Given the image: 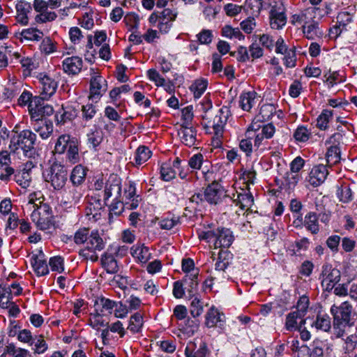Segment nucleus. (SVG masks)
Returning a JSON list of instances; mask_svg holds the SVG:
<instances>
[{
	"label": "nucleus",
	"instance_id": "f257e3e1",
	"mask_svg": "<svg viewBox=\"0 0 357 357\" xmlns=\"http://www.w3.org/2000/svg\"><path fill=\"white\" fill-rule=\"evenodd\" d=\"M231 115L229 107L223 106L220 109L202 114V124L208 133L213 134L217 140H219L223 135L225 126Z\"/></svg>",
	"mask_w": 357,
	"mask_h": 357
},
{
	"label": "nucleus",
	"instance_id": "f03ea898",
	"mask_svg": "<svg viewBox=\"0 0 357 357\" xmlns=\"http://www.w3.org/2000/svg\"><path fill=\"white\" fill-rule=\"evenodd\" d=\"M331 312L333 316V331L337 337H342L346 328L351 324L352 305L347 301L343 302L340 306L333 305L331 308Z\"/></svg>",
	"mask_w": 357,
	"mask_h": 357
},
{
	"label": "nucleus",
	"instance_id": "7ed1b4c3",
	"mask_svg": "<svg viewBox=\"0 0 357 357\" xmlns=\"http://www.w3.org/2000/svg\"><path fill=\"white\" fill-rule=\"evenodd\" d=\"M15 132L16 135L11 137L9 149L14 153H18V151L21 149L26 155L34 148L36 135L30 130H24L20 132Z\"/></svg>",
	"mask_w": 357,
	"mask_h": 357
},
{
	"label": "nucleus",
	"instance_id": "20e7f679",
	"mask_svg": "<svg viewBox=\"0 0 357 357\" xmlns=\"http://www.w3.org/2000/svg\"><path fill=\"white\" fill-rule=\"evenodd\" d=\"M28 206L34 208L31 215L32 221L36 227L40 230H47L50 229L53 225V215L51 208L47 204H42L37 206L32 199H31Z\"/></svg>",
	"mask_w": 357,
	"mask_h": 357
},
{
	"label": "nucleus",
	"instance_id": "39448f33",
	"mask_svg": "<svg viewBox=\"0 0 357 357\" xmlns=\"http://www.w3.org/2000/svg\"><path fill=\"white\" fill-rule=\"evenodd\" d=\"M68 178L67 168L59 162H54L45 174V181L50 183L56 190L63 188L68 181Z\"/></svg>",
	"mask_w": 357,
	"mask_h": 357
},
{
	"label": "nucleus",
	"instance_id": "423d86ee",
	"mask_svg": "<svg viewBox=\"0 0 357 357\" xmlns=\"http://www.w3.org/2000/svg\"><path fill=\"white\" fill-rule=\"evenodd\" d=\"M177 13L169 8L164 9L160 13H153L149 21L152 25H155L162 33H167L172 26V22L176 20Z\"/></svg>",
	"mask_w": 357,
	"mask_h": 357
},
{
	"label": "nucleus",
	"instance_id": "0eeeda50",
	"mask_svg": "<svg viewBox=\"0 0 357 357\" xmlns=\"http://www.w3.org/2000/svg\"><path fill=\"white\" fill-rule=\"evenodd\" d=\"M204 197L211 204H218L224 200L231 208L232 203L234 202L232 198L225 195L224 188L217 182H213L207 186L204 191Z\"/></svg>",
	"mask_w": 357,
	"mask_h": 357
},
{
	"label": "nucleus",
	"instance_id": "6e6552de",
	"mask_svg": "<svg viewBox=\"0 0 357 357\" xmlns=\"http://www.w3.org/2000/svg\"><path fill=\"white\" fill-rule=\"evenodd\" d=\"M105 245V243L98 231H93L89 236L87 242L85 245L86 250L89 252H93V254L89 255V253L85 252L86 250H83L82 253L86 259H90L92 261H96L98 260V257L95 252L96 251L102 250Z\"/></svg>",
	"mask_w": 357,
	"mask_h": 357
},
{
	"label": "nucleus",
	"instance_id": "1a4fd4ad",
	"mask_svg": "<svg viewBox=\"0 0 357 357\" xmlns=\"http://www.w3.org/2000/svg\"><path fill=\"white\" fill-rule=\"evenodd\" d=\"M285 8L280 0L271 6L270 11V25L273 29H282L287 23V17L284 14Z\"/></svg>",
	"mask_w": 357,
	"mask_h": 357
},
{
	"label": "nucleus",
	"instance_id": "9d476101",
	"mask_svg": "<svg viewBox=\"0 0 357 357\" xmlns=\"http://www.w3.org/2000/svg\"><path fill=\"white\" fill-rule=\"evenodd\" d=\"M37 77L40 84V99L43 100L50 99L56 91L57 81L45 73H40Z\"/></svg>",
	"mask_w": 357,
	"mask_h": 357
},
{
	"label": "nucleus",
	"instance_id": "9b49d317",
	"mask_svg": "<svg viewBox=\"0 0 357 357\" xmlns=\"http://www.w3.org/2000/svg\"><path fill=\"white\" fill-rule=\"evenodd\" d=\"M321 285L326 291H331L340 280V272L330 265H325L322 268Z\"/></svg>",
	"mask_w": 357,
	"mask_h": 357
},
{
	"label": "nucleus",
	"instance_id": "f8f14e48",
	"mask_svg": "<svg viewBox=\"0 0 357 357\" xmlns=\"http://www.w3.org/2000/svg\"><path fill=\"white\" fill-rule=\"evenodd\" d=\"M121 182L116 176H111L105 183L104 191L101 192L103 195L104 202L108 204L109 199L113 197L114 200L119 198L121 195Z\"/></svg>",
	"mask_w": 357,
	"mask_h": 357
},
{
	"label": "nucleus",
	"instance_id": "ddd939ff",
	"mask_svg": "<svg viewBox=\"0 0 357 357\" xmlns=\"http://www.w3.org/2000/svg\"><path fill=\"white\" fill-rule=\"evenodd\" d=\"M89 98L98 101L107 91V81L100 75L93 76L90 83Z\"/></svg>",
	"mask_w": 357,
	"mask_h": 357
},
{
	"label": "nucleus",
	"instance_id": "4468645a",
	"mask_svg": "<svg viewBox=\"0 0 357 357\" xmlns=\"http://www.w3.org/2000/svg\"><path fill=\"white\" fill-rule=\"evenodd\" d=\"M40 98H36L34 100L35 106L33 105L31 102L29 107V111L31 117L35 119L36 121H40L43 116H50L53 114V107L47 104L45 105L44 102L40 103Z\"/></svg>",
	"mask_w": 357,
	"mask_h": 357
},
{
	"label": "nucleus",
	"instance_id": "2eb2a0df",
	"mask_svg": "<svg viewBox=\"0 0 357 357\" xmlns=\"http://www.w3.org/2000/svg\"><path fill=\"white\" fill-rule=\"evenodd\" d=\"M234 241L232 232L229 229H218L214 242L215 248H229Z\"/></svg>",
	"mask_w": 357,
	"mask_h": 357
},
{
	"label": "nucleus",
	"instance_id": "dca6fc26",
	"mask_svg": "<svg viewBox=\"0 0 357 357\" xmlns=\"http://www.w3.org/2000/svg\"><path fill=\"white\" fill-rule=\"evenodd\" d=\"M328 172L324 165L314 166L310 172L308 181L313 186H318L326 178Z\"/></svg>",
	"mask_w": 357,
	"mask_h": 357
},
{
	"label": "nucleus",
	"instance_id": "f3484780",
	"mask_svg": "<svg viewBox=\"0 0 357 357\" xmlns=\"http://www.w3.org/2000/svg\"><path fill=\"white\" fill-rule=\"evenodd\" d=\"M248 190H249V188ZM232 200L234 201L232 206H234V204H235V206L239 205L242 210H248L254 204V198L250 191L245 192L243 193H238L237 198L232 199ZM228 206V209L225 212V213L227 211L231 212L232 211L233 207L230 208L229 206Z\"/></svg>",
	"mask_w": 357,
	"mask_h": 357
},
{
	"label": "nucleus",
	"instance_id": "a211bd4d",
	"mask_svg": "<svg viewBox=\"0 0 357 357\" xmlns=\"http://www.w3.org/2000/svg\"><path fill=\"white\" fill-rule=\"evenodd\" d=\"M178 135L183 144L189 147L193 146L197 142V132L191 126H181L178 130Z\"/></svg>",
	"mask_w": 357,
	"mask_h": 357
},
{
	"label": "nucleus",
	"instance_id": "6ab92c4d",
	"mask_svg": "<svg viewBox=\"0 0 357 357\" xmlns=\"http://www.w3.org/2000/svg\"><path fill=\"white\" fill-rule=\"evenodd\" d=\"M82 68V60L79 56H71L63 61V69L68 75L79 73Z\"/></svg>",
	"mask_w": 357,
	"mask_h": 357
},
{
	"label": "nucleus",
	"instance_id": "aec40b11",
	"mask_svg": "<svg viewBox=\"0 0 357 357\" xmlns=\"http://www.w3.org/2000/svg\"><path fill=\"white\" fill-rule=\"evenodd\" d=\"M16 20L22 25H26L29 22L28 13L31 11L32 7L30 3L20 1L16 4Z\"/></svg>",
	"mask_w": 357,
	"mask_h": 357
},
{
	"label": "nucleus",
	"instance_id": "412c9836",
	"mask_svg": "<svg viewBox=\"0 0 357 357\" xmlns=\"http://www.w3.org/2000/svg\"><path fill=\"white\" fill-rule=\"evenodd\" d=\"M207 347L205 343L200 342L197 346L194 342H189L185 349L186 357H206Z\"/></svg>",
	"mask_w": 357,
	"mask_h": 357
},
{
	"label": "nucleus",
	"instance_id": "4be33fe9",
	"mask_svg": "<svg viewBox=\"0 0 357 357\" xmlns=\"http://www.w3.org/2000/svg\"><path fill=\"white\" fill-rule=\"evenodd\" d=\"M224 314H221L218 309L211 307L206 314L205 324L208 328H213L222 325L224 322Z\"/></svg>",
	"mask_w": 357,
	"mask_h": 357
},
{
	"label": "nucleus",
	"instance_id": "5701e85b",
	"mask_svg": "<svg viewBox=\"0 0 357 357\" xmlns=\"http://www.w3.org/2000/svg\"><path fill=\"white\" fill-rule=\"evenodd\" d=\"M33 129L42 139H45L52 133L53 125L50 121L41 119L40 121H36Z\"/></svg>",
	"mask_w": 357,
	"mask_h": 357
},
{
	"label": "nucleus",
	"instance_id": "b1692460",
	"mask_svg": "<svg viewBox=\"0 0 357 357\" xmlns=\"http://www.w3.org/2000/svg\"><path fill=\"white\" fill-rule=\"evenodd\" d=\"M77 115V110L72 106H63L56 114V119L58 123L64 124L68 121H73Z\"/></svg>",
	"mask_w": 357,
	"mask_h": 357
},
{
	"label": "nucleus",
	"instance_id": "393cba45",
	"mask_svg": "<svg viewBox=\"0 0 357 357\" xmlns=\"http://www.w3.org/2000/svg\"><path fill=\"white\" fill-rule=\"evenodd\" d=\"M130 252L134 258L143 264H146L151 257L149 249L144 245H133Z\"/></svg>",
	"mask_w": 357,
	"mask_h": 357
},
{
	"label": "nucleus",
	"instance_id": "a878e982",
	"mask_svg": "<svg viewBox=\"0 0 357 357\" xmlns=\"http://www.w3.org/2000/svg\"><path fill=\"white\" fill-rule=\"evenodd\" d=\"M300 20L303 25H307L316 21V18L319 16V18L321 16V10L317 7L307 8L301 13Z\"/></svg>",
	"mask_w": 357,
	"mask_h": 357
},
{
	"label": "nucleus",
	"instance_id": "bb28decb",
	"mask_svg": "<svg viewBox=\"0 0 357 357\" xmlns=\"http://www.w3.org/2000/svg\"><path fill=\"white\" fill-rule=\"evenodd\" d=\"M257 93L255 91L243 93L240 96V106L245 111H250L256 104Z\"/></svg>",
	"mask_w": 357,
	"mask_h": 357
},
{
	"label": "nucleus",
	"instance_id": "cd10ccee",
	"mask_svg": "<svg viewBox=\"0 0 357 357\" xmlns=\"http://www.w3.org/2000/svg\"><path fill=\"white\" fill-rule=\"evenodd\" d=\"M305 320L301 315L297 314L294 312H290L287 315L285 321V328L287 331H297L300 325H304Z\"/></svg>",
	"mask_w": 357,
	"mask_h": 357
},
{
	"label": "nucleus",
	"instance_id": "c85d7f7f",
	"mask_svg": "<svg viewBox=\"0 0 357 357\" xmlns=\"http://www.w3.org/2000/svg\"><path fill=\"white\" fill-rule=\"evenodd\" d=\"M43 255H33L31 259V264L34 268L35 272L38 275H44L48 273V266L43 259Z\"/></svg>",
	"mask_w": 357,
	"mask_h": 357
},
{
	"label": "nucleus",
	"instance_id": "c756f323",
	"mask_svg": "<svg viewBox=\"0 0 357 357\" xmlns=\"http://www.w3.org/2000/svg\"><path fill=\"white\" fill-rule=\"evenodd\" d=\"M259 126H256L252 123L247 130L248 138L243 139L240 142L239 147L240 149L246 153L247 155H250L252 151L253 146L252 143V131H257L259 130Z\"/></svg>",
	"mask_w": 357,
	"mask_h": 357
},
{
	"label": "nucleus",
	"instance_id": "7c9ffc66",
	"mask_svg": "<svg viewBox=\"0 0 357 357\" xmlns=\"http://www.w3.org/2000/svg\"><path fill=\"white\" fill-rule=\"evenodd\" d=\"M303 225L312 234H317L319 231L318 216L314 212L308 213L304 219Z\"/></svg>",
	"mask_w": 357,
	"mask_h": 357
},
{
	"label": "nucleus",
	"instance_id": "2f4dec72",
	"mask_svg": "<svg viewBox=\"0 0 357 357\" xmlns=\"http://www.w3.org/2000/svg\"><path fill=\"white\" fill-rule=\"evenodd\" d=\"M75 138H72L69 135L64 134L59 137L54 146V151L59 154H63L74 142Z\"/></svg>",
	"mask_w": 357,
	"mask_h": 357
},
{
	"label": "nucleus",
	"instance_id": "473e14b6",
	"mask_svg": "<svg viewBox=\"0 0 357 357\" xmlns=\"http://www.w3.org/2000/svg\"><path fill=\"white\" fill-rule=\"evenodd\" d=\"M86 170L81 165H76L73 168L70 178L74 185H81L85 181Z\"/></svg>",
	"mask_w": 357,
	"mask_h": 357
},
{
	"label": "nucleus",
	"instance_id": "72a5a7b5",
	"mask_svg": "<svg viewBox=\"0 0 357 357\" xmlns=\"http://www.w3.org/2000/svg\"><path fill=\"white\" fill-rule=\"evenodd\" d=\"M326 158L328 166H333L340 161V150L337 145L328 146Z\"/></svg>",
	"mask_w": 357,
	"mask_h": 357
},
{
	"label": "nucleus",
	"instance_id": "f704fd0d",
	"mask_svg": "<svg viewBox=\"0 0 357 357\" xmlns=\"http://www.w3.org/2000/svg\"><path fill=\"white\" fill-rule=\"evenodd\" d=\"M101 264L109 273H115L119 270L117 261L112 255H104L101 258Z\"/></svg>",
	"mask_w": 357,
	"mask_h": 357
},
{
	"label": "nucleus",
	"instance_id": "c9c22d12",
	"mask_svg": "<svg viewBox=\"0 0 357 357\" xmlns=\"http://www.w3.org/2000/svg\"><path fill=\"white\" fill-rule=\"evenodd\" d=\"M12 290L10 287L0 285V307L8 308L13 298Z\"/></svg>",
	"mask_w": 357,
	"mask_h": 357
},
{
	"label": "nucleus",
	"instance_id": "e433bc0d",
	"mask_svg": "<svg viewBox=\"0 0 357 357\" xmlns=\"http://www.w3.org/2000/svg\"><path fill=\"white\" fill-rule=\"evenodd\" d=\"M303 33L304 36L310 40H313L316 37L321 36L322 33L318 27V22L316 20L307 25H303Z\"/></svg>",
	"mask_w": 357,
	"mask_h": 357
},
{
	"label": "nucleus",
	"instance_id": "4c0bfd02",
	"mask_svg": "<svg viewBox=\"0 0 357 357\" xmlns=\"http://www.w3.org/2000/svg\"><path fill=\"white\" fill-rule=\"evenodd\" d=\"M143 324L142 315L139 312H136L130 318L128 330L132 333H139L143 326Z\"/></svg>",
	"mask_w": 357,
	"mask_h": 357
},
{
	"label": "nucleus",
	"instance_id": "58836bf2",
	"mask_svg": "<svg viewBox=\"0 0 357 357\" xmlns=\"http://www.w3.org/2000/svg\"><path fill=\"white\" fill-rule=\"evenodd\" d=\"M6 354L11 357H32L27 349L17 347L15 344L10 343L6 346Z\"/></svg>",
	"mask_w": 357,
	"mask_h": 357
},
{
	"label": "nucleus",
	"instance_id": "ea45409f",
	"mask_svg": "<svg viewBox=\"0 0 357 357\" xmlns=\"http://www.w3.org/2000/svg\"><path fill=\"white\" fill-rule=\"evenodd\" d=\"M42 42L40 45V50L42 54L49 55L57 50L56 43L50 37L42 38Z\"/></svg>",
	"mask_w": 357,
	"mask_h": 357
},
{
	"label": "nucleus",
	"instance_id": "a19ab883",
	"mask_svg": "<svg viewBox=\"0 0 357 357\" xmlns=\"http://www.w3.org/2000/svg\"><path fill=\"white\" fill-rule=\"evenodd\" d=\"M262 8V0H246L243 9L252 16H258Z\"/></svg>",
	"mask_w": 357,
	"mask_h": 357
},
{
	"label": "nucleus",
	"instance_id": "79ce46f5",
	"mask_svg": "<svg viewBox=\"0 0 357 357\" xmlns=\"http://www.w3.org/2000/svg\"><path fill=\"white\" fill-rule=\"evenodd\" d=\"M21 36L26 40L38 41L43 38V31L33 28L23 29L21 32Z\"/></svg>",
	"mask_w": 357,
	"mask_h": 357
},
{
	"label": "nucleus",
	"instance_id": "37998d69",
	"mask_svg": "<svg viewBox=\"0 0 357 357\" xmlns=\"http://www.w3.org/2000/svg\"><path fill=\"white\" fill-rule=\"evenodd\" d=\"M66 151L67 158L69 160V162H70L73 164H75L79 161L78 143L76 139L74 142H71V144Z\"/></svg>",
	"mask_w": 357,
	"mask_h": 357
},
{
	"label": "nucleus",
	"instance_id": "c03bdc74",
	"mask_svg": "<svg viewBox=\"0 0 357 357\" xmlns=\"http://www.w3.org/2000/svg\"><path fill=\"white\" fill-rule=\"evenodd\" d=\"M151 155V151L144 146H139L136 151L135 162L140 165L147 161Z\"/></svg>",
	"mask_w": 357,
	"mask_h": 357
},
{
	"label": "nucleus",
	"instance_id": "a18cd8bd",
	"mask_svg": "<svg viewBox=\"0 0 357 357\" xmlns=\"http://www.w3.org/2000/svg\"><path fill=\"white\" fill-rule=\"evenodd\" d=\"M332 111L324 109L317 119V126L321 130H326L328 128V123L332 119Z\"/></svg>",
	"mask_w": 357,
	"mask_h": 357
},
{
	"label": "nucleus",
	"instance_id": "49530a36",
	"mask_svg": "<svg viewBox=\"0 0 357 357\" xmlns=\"http://www.w3.org/2000/svg\"><path fill=\"white\" fill-rule=\"evenodd\" d=\"M222 35L229 38H236L243 40L244 36L238 28H232L231 26L226 25L222 29Z\"/></svg>",
	"mask_w": 357,
	"mask_h": 357
},
{
	"label": "nucleus",
	"instance_id": "de8ad7c7",
	"mask_svg": "<svg viewBox=\"0 0 357 357\" xmlns=\"http://www.w3.org/2000/svg\"><path fill=\"white\" fill-rule=\"evenodd\" d=\"M207 87V81L205 79L196 80L190 87L191 91L193 92L194 97L199 98L206 91Z\"/></svg>",
	"mask_w": 357,
	"mask_h": 357
},
{
	"label": "nucleus",
	"instance_id": "09e8293b",
	"mask_svg": "<svg viewBox=\"0 0 357 357\" xmlns=\"http://www.w3.org/2000/svg\"><path fill=\"white\" fill-rule=\"evenodd\" d=\"M56 17L57 15L55 12L47 10L36 15L35 17V22L38 24H44L52 22L55 20Z\"/></svg>",
	"mask_w": 357,
	"mask_h": 357
},
{
	"label": "nucleus",
	"instance_id": "8fccbe9b",
	"mask_svg": "<svg viewBox=\"0 0 357 357\" xmlns=\"http://www.w3.org/2000/svg\"><path fill=\"white\" fill-rule=\"evenodd\" d=\"M190 314L193 317H197L200 316L203 311V303L198 296H195L192 297V300L190 307Z\"/></svg>",
	"mask_w": 357,
	"mask_h": 357
},
{
	"label": "nucleus",
	"instance_id": "3c124183",
	"mask_svg": "<svg viewBox=\"0 0 357 357\" xmlns=\"http://www.w3.org/2000/svg\"><path fill=\"white\" fill-rule=\"evenodd\" d=\"M314 324L317 329L322 330L326 332L328 331L331 327V319L327 315H317L316 321Z\"/></svg>",
	"mask_w": 357,
	"mask_h": 357
},
{
	"label": "nucleus",
	"instance_id": "603ef678",
	"mask_svg": "<svg viewBox=\"0 0 357 357\" xmlns=\"http://www.w3.org/2000/svg\"><path fill=\"white\" fill-rule=\"evenodd\" d=\"M82 197V192L75 186L65 191V197L69 203H78Z\"/></svg>",
	"mask_w": 357,
	"mask_h": 357
},
{
	"label": "nucleus",
	"instance_id": "864d4df0",
	"mask_svg": "<svg viewBox=\"0 0 357 357\" xmlns=\"http://www.w3.org/2000/svg\"><path fill=\"white\" fill-rule=\"evenodd\" d=\"M344 340L343 350L345 354L351 353L356 348L357 344V335L352 334L347 336Z\"/></svg>",
	"mask_w": 357,
	"mask_h": 357
},
{
	"label": "nucleus",
	"instance_id": "5fc2aeb1",
	"mask_svg": "<svg viewBox=\"0 0 357 357\" xmlns=\"http://www.w3.org/2000/svg\"><path fill=\"white\" fill-rule=\"evenodd\" d=\"M15 181L22 188L26 189L30 186L31 182L29 172L24 169L20 174L15 176Z\"/></svg>",
	"mask_w": 357,
	"mask_h": 357
},
{
	"label": "nucleus",
	"instance_id": "6e6d98bb",
	"mask_svg": "<svg viewBox=\"0 0 357 357\" xmlns=\"http://www.w3.org/2000/svg\"><path fill=\"white\" fill-rule=\"evenodd\" d=\"M267 139L260 132L255 133V144L254 147L256 151L262 153L263 151L269 149V147L266 146Z\"/></svg>",
	"mask_w": 357,
	"mask_h": 357
},
{
	"label": "nucleus",
	"instance_id": "4d7b16f0",
	"mask_svg": "<svg viewBox=\"0 0 357 357\" xmlns=\"http://www.w3.org/2000/svg\"><path fill=\"white\" fill-rule=\"evenodd\" d=\"M87 137L89 144L94 149L100 144L103 139L102 132L97 129L89 133Z\"/></svg>",
	"mask_w": 357,
	"mask_h": 357
},
{
	"label": "nucleus",
	"instance_id": "13d9d810",
	"mask_svg": "<svg viewBox=\"0 0 357 357\" xmlns=\"http://www.w3.org/2000/svg\"><path fill=\"white\" fill-rule=\"evenodd\" d=\"M89 324L94 329L100 330V328L107 326L108 323L105 321L102 315L96 312L91 314Z\"/></svg>",
	"mask_w": 357,
	"mask_h": 357
},
{
	"label": "nucleus",
	"instance_id": "bf43d9fd",
	"mask_svg": "<svg viewBox=\"0 0 357 357\" xmlns=\"http://www.w3.org/2000/svg\"><path fill=\"white\" fill-rule=\"evenodd\" d=\"M20 63L22 67L24 68V75H29L31 72L36 69L38 67V63H36L33 59L26 57L21 59Z\"/></svg>",
	"mask_w": 357,
	"mask_h": 357
},
{
	"label": "nucleus",
	"instance_id": "052dcab7",
	"mask_svg": "<svg viewBox=\"0 0 357 357\" xmlns=\"http://www.w3.org/2000/svg\"><path fill=\"white\" fill-rule=\"evenodd\" d=\"M311 135V132L304 126L298 127L294 132V137L298 142H307Z\"/></svg>",
	"mask_w": 357,
	"mask_h": 357
},
{
	"label": "nucleus",
	"instance_id": "680f3d73",
	"mask_svg": "<svg viewBox=\"0 0 357 357\" xmlns=\"http://www.w3.org/2000/svg\"><path fill=\"white\" fill-rule=\"evenodd\" d=\"M147 76L157 86L165 85V79L162 77L155 69H149L147 71Z\"/></svg>",
	"mask_w": 357,
	"mask_h": 357
},
{
	"label": "nucleus",
	"instance_id": "e2e57ef3",
	"mask_svg": "<svg viewBox=\"0 0 357 357\" xmlns=\"http://www.w3.org/2000/svg\"><path fill=\"white\" fill-rule=\"evenodd\" d=\"M309 300L306 296H302L297 302L296 310L294 311L301 317H304L305 314L308 308Z\"/></svg>",
	"mask_w": 357,
	"mask_h": 357
},
{
	"label": "nucleus",
	"instance_id": "0e129e2a",
	"mask_svg": "<svg viewBox=\"0 0 357 357\" xmlns=\"http://www.w3.org/2000/svg\"><path fill=\"white\" fill-rule=\"evenodd\" d=\"M337 196L340 200L344 203H347L352 199V192L351 188L348 185L342 186L337 190Z\"/></svg>",
	"mask_w": 357,
	"mask_h": 357
},
{
	"label": "nucleus",
	"instance_id": "69168bd1",
	"mask_svg": "<svg viewBox=\"0 0 357 357\" xmlns=\"http://www.w3.org/2000/svg\"><path fill=\"white\" fill-rule=\"evenodd\" d=\"M160 174L162 179L166 181L173 179L176 176L175 171L167 164H164L161 166Z\"/></svg>",
	"mask_w": 357,
	"mask_h": 357
},
{
	"label": "nucleus",
	"instance_id": "338daca9",
	"mask_svg": "<svg viewBox=\"0 0 357 357\" xmlns=\"http://www.w3.org/2000/svg\"><path fill=\"white\" fill-rule=\"evenodd\" d=\"M285 185L289 188H293L295 187L296 183L300 179V176L298 174H295L292 172H288L285 174L284 176Z\"/></svg>",
	"mask_w": 357,
	"mask_h": 357
},
{
	"label": "nucleus",
	"instance_id": "774afa93",
	"mask_svg": "<svg viewBox=\"0 0 357 357\" xmlns=\"http://www.w3.org/2000/svg\"><path fill=\"white\" fill-rule=\"evenodd\" d=\"M89 229L82 228L77 230L74 235V241L76 244L86 243L89 237Z\"/></svg>",
	"mask_w": 357,
	"mask_h": 357
}]
</instances>
